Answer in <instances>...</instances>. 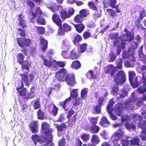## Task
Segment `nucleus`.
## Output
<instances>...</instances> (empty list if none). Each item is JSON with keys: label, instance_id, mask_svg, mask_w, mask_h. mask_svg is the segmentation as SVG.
Masks as SVG:
<instances>
[{"label": "nucleus", "instance_id": "1", "mask_svg": "<svg viewBox=\"0 0 146 146\" xmlns=\"http://www.w3.org/2000/svg\"><path fill=\"white\" fill-rule=\"evenodd\" d=\"M137 99L133 96L126 100L123 104H118L116 106L115 111L117 115L121 116L123 111V109H125L128 110H131L134 109V106L133 103H135Z\"/></svg>", "mask_w": 146, "mask_h": 146}, {"label": "nucleus", "instance_id": "2", "mask_svg": "<svg viewBox=\"0 0 146 146\" xmlns=\"http://www.w3.org/2000/svg\"><path fill=\"white\" fill-rule=\"evenodd\" d=\"M16 40L18 46L23 48L21 50V51L27 56V49L25 48L30 46L32 43L31 40L29 38L23 37L17 38Z\"/></svg>", "mask_w": 146, "mask_h": 146}, {"label": "nucleus", "instance_id": "3", "mask_svg": "<svg viewBox=\"0 0 146 146\" xmlns=\"http://www.w3.org/2000/svg\"><path fill=\"white\" fill-rule=\"evenodd\" d=\"M25 56L22 53H19L17 54V62L21 65L22 69H25L29 70L28 66H31V64L29 62L28 60H25L24 61Z\"/></svg>", "mask_w": 146, "mask_h": 146}, {"label": "nucleus", "instance_id": "4", "mask_svg": "<svg viewBox=\"0 0 146 146\" xmlns=\"http://www.w3.org/2000/svg\"><path fill=\"white\" fill-rule=\"evenodd\" d=\"M126 79L125 73L123 70L119 71L115 76L113 80L116 84H122L125 82Z\"/></svg>", "mask_w": 146, "mask_h": 146}, {"label": "nucleus", "instance_id": "5", "mask_svg": "<svg viewBox=\"0 0 146 146\" xmlns=\"http://www.w3.org/2000/svg\"><path fill=\"white\" fill-rule=\"evenodd\" d=\"M129 79L131 85L134 88L138 87L139 85L137 80V78L135 77L136 74L134 71H129Z\"/></svg>", "mask_w": 146, "mask_h": 146}, {"label": "nucleus", "instance_id": "6", "mask_svg": "<svg viewBox=\"0 0 146 146\" xmlns=\"http://www.w3.org/2000/svg\"><path fill=\"white\" fill-rule=\"evenodd\" d=\"M65 81L67 85L71 87H73L77 84L75 76L73 73H67L66 76Z\"/></svg>", "mask_w": 146, "mask_h": 146}, {"label": "nucleus", "instance_id": "7", "mask_svg": "<svg viewBox=\"0 0 146 146\" xmlns=\"http://www.w3.org/2000/svg\"><path fill=\"white\" fill-rule=\"evenodd\" d=\"M67 73V70L63 68L60 69L58 72L56 73L55 76L59 81L63 82L65 81L66 76Z\"/></svg>", "mask_w": 146, "mask_h": 146}, {"label": "nucleus", "instance_id": "8", "mask_svg": "<svg viewBox=\"0 0 146 146\" xmlns=\"http://www.w3.org/2000/svg\"><path fill=\"white\" fill-rule=\"evenodd\" d=\"M124 133L122 131L120 132H115L112 136L111 140L113 142L114 146H120L118 142L120 138L124 136Z\"/></svg>", "mask_w": 146, "mask_h": 146}, {"label": "nucleus", "instance_id": "9", "mask_svg": "<svg viewBox=\"0 0 146 146\" xmlns=\"http://www.w3.org/2000/svg\"><path fill=\"white\" fill-rule=\"evenodd\" d=\"M124 31L126 33V34H124L122 35L119 37L121 40L122 41H131L134 38V36L132 35L131 33L128 31L127 28H125Z\"/></svg>", "mask_w": 146, "mask_h": 146}, {"label": "nucleus", "instance_id": "10", "mask_svg": "<svg viewBox=\"0 0 146 146\" xmlns=\"http://www.w3.org/2000/svg\"><path fill=\"white\" fill-rule=\"evenodd\" d=\"M114 104V102L113 99H111L110 100L107 107V109L108 113L110 114V118L113 120H115L117 119V117L112 113L113 110V106Z\"/></svg>", "mask_w": 146, "mask_h": 146}, {"label": "nucleus", "instance_id": "11", "mask_svg": "<svg viewBox=\"0 0 146 146\" xmlns=\"http://www.w3.org/2000/svg\"><path fill=\"white\" fill-rule=\"evenodd\" d=\"M117 70V67L114 66L113 64H110L107 66L104 72L106 74H110L111 76H113Z\"/></svg>", "mask_w": 146, "mask_h": 146}, {"label": "nucleus", "instance_id": "12", "mask_svg": "<svg viewBox=\"0 0 146 146\" xmlns=\"http://www.w3.org/2000/svg\"><path fill=\"white\" fill-rule=\"evenodd\" d=\"M46 7L53 13H56L58 11L60 6L54 3L50 2L46 4Z\"/></svg>", "mask_w": 146, "mask_h": 146}, {"label": "nucleus", "instance_id": "13", "mask_svg": "<svg viewBox=\"0 0 146 146\" xmlns=\"http://www.w3.org/2000/svg\"><path fill=\"white\" fill-rule=\"evenodd\" d=\"M71 100V97H69L64 101L59 102L58 105L65 111H67L69 109V108L68 107Z\"/></svg>", "mask_w": 146, "mask_h": 146}, {"label": "nucleus", "instance_id": "14", "mask_svg": "<svg viewBox=\"0 0 146 146\" xmlns=\"http://www.w3.org/2000/svg\"><path fill=\"white\" fill-rule=\"evenodd\" d=\"M18 20L19 22V24L22 28H27L28 26L27 25V22L25 19V17L23 14L21 13L19 15Z\"/></svg>", "mask_w": 146, "mask_h": 146}, {"label": "nucleus", "instance_id": "15", "mask_svg": "<svg viewBox=\"0 0 146 146\" xmlns=\"http://www.w3.org/2000/svg\"><path fill=\"white\" fill-rule=\"evenodd\" d=\"M52 19L54 23L57 26L61 27V25H62V21L58 14H53L52 16Z\"/></svg>", "mask_w": 146, "mask_h": 146}, {"label": "nucleus", "instance_id": "16", "mask_svg": "<svg viewBox=\"0 0 146 146\" xmlns=\"http://www.w3.org/2000/svg\"><path fill=\"white\" fill-rule=\"evenodd\" d=\"M80 55L78 53L75 48L70 51V59L72 60L77 59L80 57Z\"/></svg>", "mask_w": 146, "mask_h": 146}, {"label": "nucleus", "instance_id": "17", "mask_svg": "<svg viewBox=\"0 0 146 146\" xmlns=\"http://www.w3.org/2000/svg\"><path fill=\"white\" fill-rule=\"evenodd\" d=\"M31 139L35 145H37V142L41 144L44 143L45 141V140H42L38 135H33L31 137Z\"/></svg>", "mask_w": 146, "mask_h": 146}, {"label": "nucleus", "instance_id": "18", "mask_svg": "<svg viewBox=\"0 0 146 146\" xmlns=\"http://www.w3.org/2000/svg\"><path fill=\"white\" fill-rule=\"evenodd\" d=\"M29 127L33 133H36L38 132V129L37 124L36 122L33 121L30 124Z\"/></svg>", "mask_w": 146, "mask_h": 146}, {"label": "nucleus", "instance_id": "19", "mask_svg": "<svg viewBox=\"0 0 146 146\" xmlns=\"http://www.w3.org/2000/svg\"><path fill=\"white\" fill-rule=\"evenodd\" d=\"M127 54L129 56L126 57L125 56H123L122 58L123 59H124L125 58H129L130 57H131V60L132 61H135V58L134 56V50L131 48H129Z\"/></svg>", "mask_w": 146, "mask_h": 146}, {"label": "nucleus", "instance_id": "20", "mask_svg": "<svg viewBox=\"0 0 146 146\" xmlns=\"http://www.w3.org/2000/svg\"><path fill=\"white\" fill-rule=\"evenodd\" d=\"M42 60L43 62L44 65L48 68H49L52 66L54 65V62H56V60H55L53 61H52L51 60H48L45 58H43Z\"/></svg>", "mask_w": 146, "mask_h": 146}, {"label": "nucleus", "instance_id": "21", "mask_svg": "<svg viewBox=\"0 0 146 146\" xmlns=\"http://www.w3.org/2000/svg\"><path fill=\"white\" fill-rule=\"evenodd\" d=\"M36 113L38 119L42 120L47 118L45 115V112L41 109H39L37 111Z\"/></svg>", "mask_w": 146, "mask_h": 146}, {"label": "nucleus", "instance_id": "22", "mask_svg": "<svg viewBox=\"0 0 146 146\" xmlns=\"http://www.w3.org/2000/svg\"><path fill=\"white\" fill-rule=\"evenodd\" d=\"M70 44L69 41L67 39H64L62 42V49L69 50L70 48Z\"/></svg>", "mask_w": 146, "mask_h": 146}, {"label": "nucleus", "instance_id": "23", "mask_svg": "<svg viewBox=\"0 0 146 146\" xmlns=\"http://www.w3.org/2000/svg\"><path fill=\"white\" fill-rule=\"evenodd\" d=\"M100 124L104 127H108L110 124V122L107 120L106 117H102L99 123Z\"/></svg>", "mask_w": 146, "mask_h": 146}, {"label": "nucleus", "instance_id": "24", "mask_svg": "<svg viewBox=\"0 0 146 146\" xmlns=\"http://www.w3.org/2000/svg\"><path fill=\"white\" fill-rule=\"evenodd\" d=\"M40 42L42 46V50L43 52H44L47 48L48 41L44 38L41 37L40 38Z\"/></svg>", "mask_w": 146, "mask_h": 146}, {"label": "nucleus", "instance_id": "25", "mask_svg": "<svg viewBox=\"0 0 146 146\" xmlns=\"http://www.w3.org/2000/svg\"><path fill=\"white\" fill-rule=\"evenodd\" d=\"M76 31L79 33H81L85 29V26L82 23L78 24H73Z\"/></svg>", "mask_w": 146, "mask_h": 146}, {"label": "nucleus", "instance_id": "26", "mask_svg": "<svg viewBox=\"0 0 146 146\" xmlns=\"http://www.w3.org/2000/svg\"><path fill=\"white\" fill-rule=\"evenodd\" d=\"M82 39V38L81 36L77 34L75 35V36L73 39L72 42L74 45H76L81 41Z\"/></svg>", "mask_w": 146, "mask_h": 146}, {"label": "nucleus", "instance_id": "27", "mask_svg": "<svg viewBox=\"0 0 146 146\" xmlns=\"http://www.w3.org/2000/svg\"><path fill=\"white\" fill-rule=\"evenodd\" d=\"M35 88L34 86H32L30 90V93L28 94V96L26 97V99H31L33 98L35 95Z\"/></svg>", "mask_w": 146, "mask_h": 146}, {"label": "nucleus", "instance_id": "28", "mask_svg": "<svg viewBox=\"0 0 146 146\" xmlns=\"http://www.w3.org/2000/svg\"><path fill=\"white\" fill-rule=\"evenodd\" d=\"M71 67L73 69L77 70L81 67V64L79 60H76L72 62Z\"/></svg>", "mask_w": 146, "mask_h": 146}, {"label": "nucleus", "instance_id": "29", "mask_svg": "<svg viewBox=\"0 0 146 146\" xmlns=\"http://www.w3.org/2000/svg\"><path fill=\"white\" fill-rule=\"evenodd\" d=\"M20 75L21 78V80L25 83V85L28 87H29L30 84L29 83V80L28 76L26 74H21Z\"/></svg>", "mask_w": 146, "mask_h": 146}, {"label": "nucleus", "instance_id": "30", "mask_svg": "<svg viewBox=\"0 0 146 146\" xmlns=\"http://www.w3.org/2000/svg\"><path fill=\"white\" fill-rule=\"evenodd\" d=\"M102 109V107L97 104L96 105H93L92 106V110L93 111V113L95 114H99L101 113Z\"/></svg>", "mask_w": 146, "mask_h": 146}, {"label": "nucleus", "instance_id": "31", "mask_svg": "<svg viewBox=\"0 0 146 146\" xmlns=\"http://www.w3.org/2000/svg\"><path fill=\"white\" fill-rule=\"evenodd\" d=\"M56 127L59 131L62 132L64 130H65L67 127V125L64 123H62L60 125L56 124Z\"/></svg>", "mask_w": 146, "mask_h": 146}, {"label": "nucleus", "instance_id": "32", "mask_svg": "<svg viewBox=\"0 0 146 146\" xmlns=\"http://www.w3.org/2000/svg\"><path fill=\"white\" fill-rule=\"evenodd\" d=\"M60 16L62 21H64L67 18H69L66 10H62L59 12Z\"/></svg>", "mask_w": 146, "mask_h": 146}, {"label": "nucleus", "instance_id": "33", "mask_svg": "<svg viewBox=\"0 0 146 146\" xmlns=\"http://www.w3.org/2000/svg\"><path fill=\"white\" fill-rule=\"evenodd\" d=\"M118 84H116L113 85L111 89V94L113 95L116 94L119 90Z\"/></svg>", "mask_w": 146, "mask_h": 146}, {"label": "nucleus", "instance_id": "34", "mask_svg": "<svg viewBox=\"0 0 146 146\" xmlns=\"http://www.w3.org/2000/svg\"><path fill=\"white\" fill-rule=\"evenodd\" d=\"M87 77L90 79H95L96 78V74H94V71L92 70H89L86 73Z\"/></svg>", "mask_w": 146, "mask_h": 146}, {"label": "nucleus", "instance_id": "35", "mask_svg": "<svg viewBox=\"0 0 146 146\" xmlns=\"http://www.w3.org/2000/svg\"><path fill=\"white\" fill-rule=\"evenodd\" d=\"M100 140L99 139L98 136L96 135H94L92 136L91 142L94 144H97L100 142Z\"/></svg>", "mask_w": 146, "mask_h": 146}, {"label": "nucleus", "instance_id": "36", "mask_svg": "<svg viewBox=\"0 0 146 146\" xmlns=\"http://www.w3.org/2000/svg\"><path fill=\"white\" fill-rule=\"evenodd\" d=\"M88 6L89 9H92L94 11L98 10L97 7L95 3L93 1H90L88 3Z\"/></svg>", "mask_w": 146, "mask_h": 146}, {"label": "nucleus", "instance_id": "37", "mask_svg": "<svg viewBox=\"0 0 146 146\" xmlns=\"http://www.w3.org/2000/svg\"><path fill=\"white\" fill-rule=\"evenodd\" d=\"M80 15L83 17H86L90 14L89 11L88 9H83L81 10L79 12Z\"/></svg>", "mask_w": 146, "mask_h": 146}, {"label": "nucleus", "instance_id": "38", "mask_svg": "<svg viewBox=\"0 0 146 146\" xmlns=\"http://www.w3.org/2000/svg\"><path fill=\"white\" fill-rule=\"evenodd\" d=\"M74 20L76 23H81L83 21V18L80 15L77 14L74 18Z\"/></svg>", "mask_w": 146, "mask_h": 146}, {"label": "nucleus", "instance_id": "39", "mask_svg": "<svg viewBox=\"0 0 146 146\" xmlns=\"http://www.w3.org/2000/svg\"><path fill=\"white\" fill-rule=\"evenodd\" d=\"M81 139L85 142H87L90 138V135L89 133L82 134L80 137Z\"/></svg>", "mask_w": 146, "mask_h": 146}, {"label": "nucleus", "instance_id": "40", "mask_svg": "<svg viewBox=\"0 0 146 146\" xmlns=\"http://www.w3.org/2000/svg\"><path fill=\"white\" fill-rule=\"evenodd\" d=\"M78 89H74L70 92V96L74 99L76 98L78 96Z\"/></svg>", "mask_w": 146, "mask_h": 146}, {"label": "nucleus", "instance_id": "41", "mask_svg": "<svg viewBox=\"0 0 146 146\" xmlns=\"http://www.w3.org/2000/svg\"><path fill=\"white\" fill-rule=\"evenodd\" d=\"M138 92L141 94H143L146 92V84H143L141 86L137 89Z\"/></svg>", "mask_w": 146, "mask_h": 146}, {"label": "nucleus", "instance_id": "42", "mask_svg": "<svg viewBox=\"0 0 146 146\" xmlns=\"http://www.w3.org/2000/svg\"><path fill=\"white\" fill-rule=\"evenodd\" d=\"M88 90L87 88H84L81 90L80 95L82 99H84L86 97Z\"/></svg>", "mask_w": 146, "mask_h": 146}, {"label": "nucleus", "instance_id": "43", "mask_svg": "<svg viewBox=\"0 0 146 146\" xmlns=\"http://www.w3.org/2000/svg\"><path fill=\"white\" fill-rule=\"evenodd\" d=\"M88 45L86 43H84L80 45L79 50L80 53H82L85 52Z\"/></svg>", "mask_w": 146, "mask_h": 146}, {"label": "nucleus", "instance_id": "44", "mask_svg": "<svg viewBox=\"0 0 146 146\" xmlns=\"http://www.w3.org/2000/svg\"><path fill=\"white\" fill-rule=\"evenodd\" d=\"M107 11L110 14V15L113 18L117 16L116 12L112 9H107Z\"/></svg>", "mask_w": 146, "mask_h": 146}, {"label": "nucleus", "instance_id": "45", "mask_svg": "<svg viewBox=\"0 0 146 146\" xmlns=\"http://www.w3.org/2000/svg\"><path fill=\"white\" fill-rule=\"evenodd\" d=\"M27 90L26 88H23L22 90L18 91L19 92V95L21 96H24L25 99H26V97L27 96Z\"/></svg>", "mask_w": 146, "mask_h": 146}, {"label": "nucleus", "instance_id": "46", "mask_svg": "<svg viewBox=\"0 0 146 146\" xmlns=\"http://www.w3.org/2000/svg\"><path fill=\"white\" fill-rule=\"evenodd\" d=\"M37 22L40 25H44L46 24V21L44 18L42 17H38Z\"/></svg>", "mask_w": 146, "mask_h": 146}, {"label": "nucleus", "instance_id": "47", "mask_svg": "<svg viewBox=\"0 0 146 146\" xmlns=\"http://www.w3.org/2000/svg\"><path fill=\"white\" fill-rule=\"evenodd\" d=\"M67 50H65L62 51V55L64 58L70 59V53Z\"/></svg>", "mask_w": 146, "mask_h": 146}, {"label": "nucleus", "instance_id": "48", "mask_svg": "<svg viewBox=\"0 0 146 146\" xmlns=\"http://www.w3.org/2000/svg\"><path fill=\"white\" fill-rule=\"evenodd\" d=\"M34 103L33 105V106L35 110L39 109L40 108V101L39 99L34 101Z\"/></svg>", "mask_w": 146, "mask_h": 146}, {"label": "nucleus", "instance_id": "49", "mask_svg": "<svg viewBox=\"0 0 146 146\" xmlns=\"http://www.w3.org/2000/svg\"><path fill=\"white\" fill-rule=\"evenodd\" d=\"M139 138L135 137L133 139L130 140V142L131 145H137L139 146Z\"/></svg>", "mask_w": 146, "mask_h": 146}, {"label": "nucleus", "instance_id": "50", "mask_svg": "<svg viewBox=\"0 0 146 146\" xmlns=\"http://www.w3.org/2000/svg\"><path fill=\"white\" fill-rule=\"evenodd\" d=\"M82 36L84 39L86 40L91 37V34L89 31H85L83 33Z\"/></svg>", "mask_w": 146, "mask_h": 146}, {"label": "nucleus", "instance_id": "51", "mask_svg": "<svg viewBox=\"0 0 146 146\" xmlns=\"http://www.w3.org/2000/svg\"><path fill=\"white\" fill-rule=\"evenodd\" d=\"M100 129V127L96 125H92L91 127L90 130L93 133H97Z\"/></svg>", "mask_w": 146, "mask_h": 146}, {"label": "nucleus", "instance_id": "52", "mask_svg": "<svg viewBox=\"0 0 146 146\" xmlns=\"http://www.w3.org/2000/svg\"><path fill=\"white\" fill-rule=\"evenodd\" d=\"M125 125L126 128L129 130L132 129L134 130H135L136 129L135 125L132 123H129L127 122L126 123Z\"/></svg>", "mask_w": 146, "mask_h": 146}, {"label": "nucleus", "instance_id": "53", "mask_svg": "<svg viewBox=\"0 0 146 146\" xmlns=\"http://www.w3.org/2000/svg\"><path fill=\"white\" fill-rule=\"evenodd\" d=\"M62 27L63 30L65 32H67L70 31L71 29L70 26L66 23H64L63 24Z\"/></svg>", "mask_w": 146, "mask_h": 146}, {"label": "nucleus", "instance_id": "54", "mask_svg": "<svg viewBox=\"0 0 146 146\" xmlns=\"http://www.w3.org/2000/svg\"><path fill=\"white\" fill-rule=\"evenodd\" d=\"M139 60L143 64L146 63V55L144 54L138 55Z\"/></svg>", "mask_w": 146, "mask_h": 146}, {"label": "nucleus", "instance_id": "55", "mask_svg": "<svg viewBox=\"0 0 146 146\" xmlns=\"http://www.w3.org/2000/svg\"><path fill=\"white\" fill-rule=\"evenodd\" d=\"M66 143V141L63 137L58 141V146H65Z\"/></svg>", "mask_w": 146, "mask_h": 146}, {"label": "nucleus", "instance_id": "56", "mask_svg": "<svg viewBox=\"0 0 146 146\" xmlns=\"http://www.w3.org/2000/svg\"><path fill=\"white\" fill-rule=\"evenodd\" d=\"M76 116V115L74 114V116L70 118V119L69 120L70 125H74L77 119Z\"/></svg>", "mask_w": 146, "mask_h": 146}, {"label": "nucleus", "instance_id": "57", "mask_svg": "<svg viewBox=\"0 0 146 146\" xmlns=\"http://www.w3.org/2000/svg\"><path fill=\"white\" fill-rule=\"evenodd\" d=\"M58 110V108L54 104L53 105V108L52 110V115L54 116H56L57 114Z\"/></svg>", "mask_w": 146, "mask_h": 146}, {"label": "nucleus", "instance_id": "58", "mask_svg": "<svg viewBox=\"0 0 146 146\" xmlns=\"http://www.w3.org/2000/svg\"><path fill=\"white\" fill-rule=\"evenodd\" d=\"M140 137L141 138L142 141H146V130L144 129L141 131V134L140 135Z\"/></svg>", "mask_w": 146, "mask_h": 146}, {"label": "nucleus", "instance_id": "59", "mask_svg": "<svg viewBox=\"0 0 146 146\" xmlns=\"http://www.w3.org/2000/svg\"><path fill=\"white\" fill-rule=\"evenodd\" d=\"M36 29L38 34H43L44 33V30L43 27L36 26Z\"/></svg>", "mask_w": 146, "mask_h": 146}, {"label": "nucleus", "instance_id": "60", "mask_svg": "<svg viewBox=\"0 0 146 146\" xmlns=\"http://www.w3.org/2000/svg\"><path fill=\"white\" fill-rule=\"evenodd\" d=\"M18 34L21 36L25 37V30L21 28H19L17 30Z\"/></svg>", "mask_w": 146, "mask_h": 146}, {"label": "nucleus", "instance_id": "61", "mask_svg": "<svg viewBox=\"0 0 146 146\" xmlns=\"http://www.w3.org/2000/svg\"><path fill=\"white\" fill-rule=\"evenodd\" d=\"M119 62H117V67H117V68L122 69L123 60L121 58H119Z\"/></svg>", "mask_w": 146, "mask_h": 146}, {"label": "nucleus", "instance_id": "62", "mask_svg": "<svg viewBox=\"0 0 146 146\" xmlns=\"http://www.w3.org/2000/svg\"><path fill=\"white\" fill-rule=\"evenodd\" d=\"M98 117H92L91 119H89L90 122L92 124V125H96L97 122Z\"/></svg>", "mask_w": 146, "mask_h": 146}, {"label": "nucleus", "instance_id": "63", "mask_svg": "<svg viewBox=\"0 0 146 146\" xmlns=\"http://www.w3.org/2000/svg\"><path fill=\"white\" fill-rule=\"evenodd\" d=\"M24 85L22 81L18 82V84L16 88V90L17 91L23 88Z\"/></svg>", "mask_w": 146, "mask_h": 146}, {"label": "nucleus", "instance_id": "64", "mask_svg": "<svg viewBox=\"0 0 146 146\" xmlns=\"http://www.w3.org/2000/svg\"><path fill=\"white\" fill-rule=\"evenodd\" d=\"M119 35L118 33H115L110 34L109 35L110 38L112 40L117 39Z\"/></svg>", "mask_w": 146, "mask_h": 146}]
</instances>
